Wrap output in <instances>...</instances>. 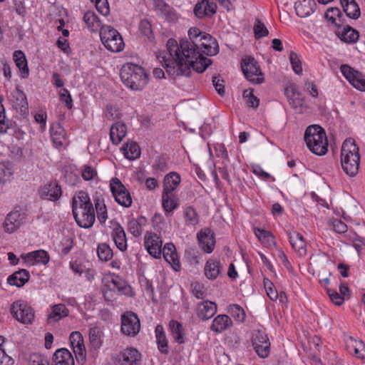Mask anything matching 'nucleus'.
Wrapping results in <instances>:
<instances>
[{"mask_svg": "<svg viewBox=\"0 0 365 365\" xmlns=\"http://www.w3.org/2000/svg\"><path fill=\"white\" fill-rule=\"evenodd\" d=\"M170 55L175 61V66L168 65L167 71L175 76H190L191 68L197 73H202L211 64L210 58L204 57L197 44L190 43L187 39H181L179 45L175 39L167 42Z\"/></svg>", "mask_w": 365, "mask_h": 365, "instance_id": "nucleus-1", "label": "nucleus"}, {"mask_svg": "<svg viewBox=\"0 0 365 365\" xmlns=\"http://www.w3.org/2000/svg\"><path fill=\"white\" fill-rule=\"evenodd\" d=\"M72 212L77 225L85 229L95 222V211L88 194L80 191L72 200Z\"/></svg>", "mask_w": 365, "mask_h": 365, "instance_id": "nucleus-2", "label": "nucleus"}, {"mask_svg": "<svg viewBox=\"0 0 365 365\" xmlns=\"http://www.w3.org/2000/svg\"><path fill=\"white\" fill-rule=\"evenodd\" d=\"M120 75L123 83L133 91L143 89L148 83V74L137 64L125 63L120 69Z\"/></svg>", "mask_w": 365, "mask_h": 365, "instance_id": "nucleus-3", "label": "nucleus"}, {"mask_svg": "<svg viewBox=\"0 0 365 365\" xmlns=\"http://www.w3.org/2000/svg\"><path fill=\"white\" fill-rule=\"evenodd\" d=\"M304 141L309 150L317 155H324L328 151V140L326 132L319 125H312L304 132Z\"/></svg>", "mask_w": 365, "mask_h": 365, "instance_id": "nucleus-4", "label": "nucleus"}, {"mask_svg": "<svg viewBox=\"0 0 365 365\" xmlns=\"http://www.w3.org/2000/svg\"><path fill=\"white\" fill-rule=\"evenodd\" d=\"M341 163L344 171L351 177L355 176L359 168V148L352 139L346 140L341 150Z\"/></svg>", "mask_w": 365, "mask_h": 365, "instance_id": "nucleus-5", "label": "nucleus"}, {"mask_svg": "<svg viewBox=\"0 0 365 365\" xmlns=\"http://www.w3.org/2000/svg\"><path fill=\"white\" fill-rule=\"evenodd\" d=\"M100 37L104 46L112 52L121 51L124 48L121 35L110 26L104 25L101 28Z\"/></svg>", "mask_w": 365, "mask_h": 365, "instance_id": "nucleus-6", "label": "nucleus"}, {"mask_svg": "<svg viewBox=\"0 0 365 365\" xmlns=\"http://www.w3.org/2000/svg\"><path fill=\"white\" fill-rule=\"evenodd\" d=\"M11 314L18 322L31 324L34 318L33 308L23 300H17L11 304Z\"/></svg>", "mask_w": 365, "mask_h": 365, "instance_id": "nucleus-7", "label": "nucleus"}, {"mask_svg": "<svg viewBox=\"0 0 365 365\" xmlns=\"http://www.w3.org/2000/svg\"><path fill=\"white\" fill-rule=\"evenodd\" d=\"M241 67L245 78L249 81L257 84L264 81L263 74L254 58L248 56L243 58Z\"/></svg>", "mask_w": 365, "mask_h": 365, "instance_id": "nucleus-8", "label": "nucleus"}, {"mask_svg": "<svg viewBox=\"0 0 365 365\" xmlns=\"http://www.w3.org/2000/svg\"><path fill=\"white\" fill-rule=\"evenodd\" d=\"M110 187L115 200L119 205L125 207L131 206V196L118 178H114L110 180Z\"/></svg>", "mask_w": 365, "mask_h": 365, "instance_id": "nucleus-9", "label": "nucleus"}, {"mask_svg": "<svg viewBox=\"0 0 365 365\" xmlns=\"http://www.w3.org/2000/svg\"><path fill=\"white\" fill-rule=\"evenodd\" d=\"M140 329V319L133 312H125L121 315V332L129 336H136Z\"/></svg>", "mask_w": 365, "mask_h": 365, "instance_id": "nucleus-10", "label": "nucleus"}, {"mask_svg": "<svg viewBox=\"0 0 365 365\" xmlns=\"http://www.w3.org/2000/svg\"><path fill=\"white\" fill-rule=\"evenodd\" d=\"M26 214L20 208H15L9 212L3 223V228L6 233L16 232L26 221Z\"/></svg>", "mask_w": 365, "mask_h": 365, "instance_id": "nucleus-11", "label": "nucleus"}, {"mask_svg": "<svg viewBox=\"0 0 365 365\" xmlns=\"http://www.w3.org/2000/svg\"><path fill=\"white\" fill-rule=\"evenodd\" d=\"M253 348L260 358H267L270 351V342L267 334L262 331H256L252 336Z\"/></svg>", "mask_w": 365, "mask_h": 365, "instance_id": "nucleus-12", "label": "nucleus"}, {"mask_svg": "<svg viewBox=\"0 0 365 365\" xmlns=\"http://www.w3.org/2000/svg\"><path fill=\"white\" fill-rule=\"evenodd\" d=\"M340 71L354 87L360 91L365 90V79L360 72L346 64H342Z\"/></svg>", "mask_w": 365, "mask_h": 365, "instance_id": "nucleus-13", "label": "nucleus"}, {"mask_svg": "<svg viewBox=\"0 0 365 365\" xmlns=\"http://www.w3.org/2000/svg\"><path fill=\"white\" fill-rule=\"evenodd\" d=\"M145 247L148 253L155 258H160L162 254L163 242L160 237L151 232H147L144 239Z\"/></svg>", "mask_w": 365, "mask_h": 365, "instance_id": "nucleus-14", "label": "nucleus"}, {"mask_svg": "<svg viewBox=\"0 0 365 365\" xmlns=\"http://www.w3.org/2000/svg\"><path fill=\"white\" fill-rule=\"evenodd\" d=\"M197 239L199 246L202 251L207 254H210L213 251L215 245V240L214 233L210 228L206 227L202 229L197 234Z\"/></svg>", "mask_w": 365, "mask_h": 365, "instance_id": "nucleus-15", "label": "nucleus"}, {"mask_svg": "<svg viewBox=\"0 0 365 365\" xmlns=\"http://www.w3.org/2000/svg\"><path fill=\"white\" fill-rule=\"evenodd\" d=\"M69 340L77 361H84L86 359V348L82 334L79 331H73L70 334Z\"/></svg>", "mask_w": 365, "mask_h": 365, "instance_id": "nucleus-16", "label": "nucleus"}, {"mask_svg": "<svg viewBox=\"0 0 365 365\" xmlns=\"http://www.w3.org/2000/svg\"><path fill=\"white\" fill-rule=\"evenodd\" d=\"M38 194L43 200L55 202L61 197L62 190L61 186L56 182H51L41 187Z\"/></svg>", "mask_w": 365, "mask_h": 365, "instance_id": "nucleus-17", "label": "nucleus"}, {"mask_svg": "<svg viewBox=\"0 0 365 365\" xmlns=\"http://www.w3.org/2000/svg\"><path fill=\"white\" fill-rule=\"evenodd\" d=\"M11 101L14 108L21 115H26L29 113V104L25 93L19 88H16L11 93Z\"/></svg>", "mask_w": 365, "mask_h": 365, "instance_id": "nucleus-18", "label": "nucleus"}, {"mask_svg": "<svg viewBox=\"0 0 365 365\" xmlns=\"http://www.w3.org/2000/svg\"><path fill=\"white\" fill-rule=\"evenodd\" d=\"M290 245L297 255L302 257L307 254V245L303 236L296 231L287 232Z\"/></svg>", "mask_w": 365, "mask_h": 365, "instance_id": "nucleus-19", "label": "nucleus"}, {"mask_svg": "<svg viewBox=\"0 0 365 365\" xmlns=\"http://www.w3.org/2000/svg\"><path fill=\"white\" fill-rule=\"evenodd\" d=\"M285 95L289 104L297 112H302L304 97L294 86H291L285 89Z\"/></svg>", "mask_w": 365, "mask_h": 365, "instance_id": "nucleus-20", "label": "nucleus"}, {"mask_svg": "<svg viewBox=\"0 0 365 365\" xmlns=\"http://www.w3.org/2000/svg\"><path fill=\"white\" fill-rule=\"evenodd\" d=\"M193 11L195 15L199 19L212 16L217 11V5L210 0H202L195 4Z\"/></svg>", "mask_w": 365, "mask_h": 365, "instance_id": "nucleus-21", "label": "nucleus"}, {"mask_svg": "<svg viewBox=\"0 0 365 365\" xmlns=\"http://www.w3.org/2000/svg\"><path fill=\"white\" fill-rule=\"evenodd\" d=\"M205 36L210 38H205L203 35L200 38V41L198 43L197 48H200V51L202 54L207 56H214L218 53V44L216 40L210 34L205 33Z\"/></svg>", "mask_w": 365, "mask_h": 365, "instance_id": "nucleus-22", "label": "nucleus"}, {"mask_svg": "<svg viewBox=\"0 0 365 365\" xmlns=\"http://www.w3.org/2000/svg\"><path fill=\"white\" fill-rule=\"evenodd\" d=\"M217 312V304L209 300H205L197 304L196 313L197 317L206 321L212 318Z\"/></svg>", "mask_w": 365, "mask_h": 365, "instance_id": "nucleus-23", "label": "nucleus"}, {"mask_svg": "<svg viewBox=\"0 0 365 365\" xmlns=\"http://www.w3.org/2000/svg\"><path fill=\"white\" fill-rule=\"evenodd\" d=\"M165 260L168 262L175 271L180 269V262L176 249L173 243H166L162 250Z\"/></svg>", "mask_w": 365, "mask_h": 365, "instance_id": "nucleus-24", "label": "nucleus"}, {"mask_svg": "<svg viewBox=\"0 0 365 365\" xmlns=\"http://www.w3.org/2000/svg\"><path fill=\"white\" fill-rule=\"evenodd\" d=\"M51 365H74V359L67 349L61 348L53 354Z\"/></svg>", "mask_w": 365, "mask_h": 365, "instance_id": "nucleus-25", "label": "nucleus"}, {"mask_svg": "<svg viewBox=\"0 0 365 365\" xmlns=\"http://www.w3.org/2000/svg\"><path fill=\"white\" fill-rule=\"evenodd\" d=\"M316 3L314 0H298L294 4V9L298 16L305 18L314 11Z\"/></svg>", "mask_w": 365, "mask_h": 365, "instance_id": "nucleus-26", "label": "nucleus"}, {"mask_svg": "<svg viewBox=\"0 0 365 365\" xmlns=\"http://www.w3.org/2000/svg\"><path fill=\"white\" fill-rule=\"evenodd\" d=\"M113 240L118 250L124 252L127 250V239L125 232L120 224L116 223L115 227L111 232Z\"/></svg>", "mask_w": 365, "mask_h": 365, "instance_id": "nucleus-27", "label": "nucleus"}, {"mask_svg": "<svg viewBox=\"0 0 365 365\" xmlns=\"http://www.w3.org/2000/svg\"><path fill=\"white\" fill-rule=\"evenodd\" d=\"M336 34L341 41L346 43H354L359 38V33L349 25L344 26L341 31L337 30Z\"/></svg>", "mask_w": 365, "mask_h": 365, "instance_id": "nucleus-28", "label": "nucleus"}, {"mask_svg": "<svg viewBox=\"0 0 365 365\" xmlns=\"http://www.w3.org/2000/svg\"><path fill=\"white\" fill-rule=\"evenodd\" d=\"M127 133V127L122 122H116L110 127V138L114 145H118Z\"/></svg>", "mask_w": 365, "mask_h": 365, "instance_id": "nucleus-29", "label": "nucleus"}, {"mask_svg": "<svg viewBox=\"0 0 365 365\" xmlns=\"http://www.w3.org/2000/svg\"><path fill=\"white\" fill-rule=\"evenodd\" d=\"M340 4L349 18L356 20L360 17V8L355 0H340Z\"/></svg>", "mask_w": 365, "mask_h": 365, "instance_id": "nucleus-30", "label": "nucleus"}, {"mask_svg": "<svg viewBox=\"0 0 365 365\" xmlns=\"http://www.w3.org/2000/svg\"><path fill=\"white\" fill-rule=\"evenodd\" d=\"M180 182V175L175 172H170L164 178L163 193L174 194V190Z\"/></svg>", "mask_w": 365, "mask_h": 365, "instance_id": "nucleus-31", "label": "nucleus"}, {"mask_svg": "<svg viewBox=\"0 0 365 365\" xmlns=\"http://www.w3.org/2000/svg\"><path fill=\"white\" fill-rule=\"evenodd\" d=\"M24 259L26 262L30 265H34L36 263L46 264L49 262L50 257L46 251L39 250L26 254Z\"/></svg>", "mask_w": 365, "mask_h": 365, "instance_id": "nucleus-32", "label": "nucleus"}, {"mask_svg": "<svg viewBox=\"0 0 365 365\" xmlns=\"http://www.w3.org/2000/svg\"><path fill=\"white\" fill-rule=\"evenodd\" d=\"M222 270V267L219 260L209 259L204 268L205 275L209 279H215Z\"/></svg>", "mask_w": 365, "mask_h": 365, "instance_id": "nucleus-33", "label": "nucleus"}, {"mask_svg": "<svg viewBox=\"0 0 365 365\" xmlns=\"http://www.w3.org/2000/svg\"><path fill=\"white\" fill-rule=\"evenodd\" d=\"M232 326L231 319L226 314H220L212 321L210 329L216 333H220Z\"/></svg>", "mask_w": 365, "mask_h": 365, "instance_id": "nucleus-34", "label": "nucleus"}, {"mask_svg": "<svg viewBox=\"0 0 365 365\" xmlns=\"http://www.w3.org/2000/svg\"><path fill=\"white\" fill-rule=\"evenodd\" d=\"M162 206L166 216H169L179 206L178 199L175 194L163 193Z\"/></svg>", "mask_w": 365, "mask_h": 365, "instance_id": "nucleus-35", "label": "nucleus"}, {"mask_svg": "<svg viewBox=\"0 0 365 365\" xmlns=\"http://www.w3.org/2000/svg\"><path fill=\"white\" fill-rule=\"evenodd\" d=\"M140 359V354L133 348L126 349L120 354L121 365H136Z\"/></svg>", "mask_w": 365, "mask_h": 365, "instance_id": "nucleus-36", "label": "nucleus"}, {"mask_svg": "<svg viewBox=\"0 0 365 365\" xmlns=\"http://www.w3.org/2000/svg\"><path fill=\"white\" fill-rule=\"evenodd\" d=\"M29 272L27 270L22 269L10 275L7 279V282L11 285L21 287L29 281Z\"/></svg>", "mask_w": 365, "mask_h": 365, "instance_id": "nucleus-37", "label": "nucleus"}, {"mask_svg": "<svg viewBox=\"0 0 365 365\" xmlns=\"http://www.w3.org/2000/svg\"><path fill=\"white\" fill-rule=\"evenodd\" d=\"M146 218L143 216L130 219L128 222V230L134 237H139L142 235V227L146 225Z\"/></svg>", "mask_w": 365, "mask_h": 365, "instance_id": "nucleus-38", "label": "nucleus"}, {"mask_svg": "<svg viewBox=\"0 0 365 365\" xmlns=\"http://www.w3.org/2000/svg\"><path fill=\"white\" fill-rule=\"evenodd\" d=\"M13 59L15 62L16 67L20 70L24 78L29 76V70L27 66V61L26 56L21 50H17L14 52Z\"/></svg>", "mask_w": 365, "mask_h": 365, "instance_id": "nucleus-39", "label": "nucleus"}, {"mask_svg": "<svg viewBox=\"0 0 365 365\" xmlns=\"http://www.w3.org/2000/svg\"><path fill=\"white\" fill-rule=\"evenodd\" d=\"M169 328L175 341L180 344H184L185 333L182 324L175 320H171L169 322Z\"/></svg>", "mask_w": 365, "mask_h": 365, "instance_id": "nucleus-40", "label": "nucleus"}, {"mask_svg": "<svg viewBox=\"0 0 365 365\" xmlns=\"http://www.w3.org/2000/svg\"><path fill=\"white\" fill-rule=\"evenodd\" d=\"M83 19L88 29L91 31L101 30V28L103 26L99 18L93 11H88L86 12Z\"/></svg>", "mask_w": 365, "mask_h": 365, "instance_id": "nucleus-41", "label": "nucleus"}, {"mask_svg": "<svg viewBox=\"0 0 365 365\" xmlns=\"http://www.w3.org/2000/svg\"><path fill=\"white\" fill-rule=\"evenodd\" d=\"M69 311L63 304H58L52 307V311L48 317V323L51 321L58 322L68 315Z\"/></svg>", "mask_w": 365, "mask_h": 365, "instance_id": "nucleus-42", "label": "nucleus"}, {"mask_svg": "<svg viewBox=\"0 0 365 365\" xmlns=\"http://www.w3.org/2000/svg\"><path fill=\"white\" fill-rule=\"evenodd\" d=\"M159 351L163 354H168V340L161 325H157L155 329Z\"/></svg>", "mask_w": 365, "mask_h": 365, "instance_id": "nucleus-43", "label": "nucleus"}, {"mask_svg": "<svg viewBox=\"0 0 365 365\" xmlns=\"http://www.w3.org/2000/svg\"><path fill=\"white\" fill-rule=\"evenodd\" d=\"M122 149L125 157L129 160L137 159L140 155V147L135 142H130L125 144Z\"/></svg>", "mask_w": 365, "mask_h": 365, "instance_id": "nucleus-44", "label": "nucleus"}, {"mask_svg": "<svg viewBox=\"0 0 365 365\" xmlns=\"http://www.w3.org/2000/svg\"><path fill=\"white\" fill-rule=\"evenodd\" d=\"M255 234L259 240H260L265 246L271 247L272 245H276L274 237L270 232L260 228H255Z\"/></svg>", "mask_w": 365, "mask_h": 365, "instance_id": "nucleus-45", "label": "nucleus"}, {"mask_svg": "<svg viewBox=\"0 0 365 365\" xmlns=\"http://www.w3.org/2000/svg\"><path fill=\"white\" fill-rule=\"evenodd\" d=\"M4 98L0 95V133L5 134L11 128L12 123L5 115L4 106L2 104Z\"/></svg>", "mask_w": 365, "mask_h": 365, "instance_id": "nucleus-46", "label": "nucleus"}, {"mask_svg": "<svg viewBox=\"0 0 365 365\" xmlns=\"http://www.w3.org/2000/svg\"><path fill=\"white\" fill-rule=\"evenodd\" d=\"M89 341L93 349H99L102 345L101 331L97 327L89 329Z\"/></svg>", "mask_w": 365, "mask_h": 365, "instance_id": "nucleus-47", "label": "nucleus"}, {"mask_svg": "<svg viewBox=\"0 0 365 365\" xmlns=\"http://www.w3.org/2000/svg\"><path fill=\"white\" fill-rule=\"evenodd\" d=\"M139 31L145 38V41L153 42L155 37L150 23L147 19H143L139 24Z\"/></svg>", "mask_w": 365, "mask_h": 365, "instance_id": "nucleus-48", "label": "nucleus"}, {"mask_svg": "<svg viewBox=\"0 0 365 365\" xmlns=\"http://www.w3.org/2000/svg\"><path fill=\"white\" fill-rule=\"evenodd\" d=\"M13 175L12 167L9 162L0 163V183L4 184L9 180Z\"/></svg>", "mask_w": 365, "mask_h": 365, "instance_id": "nucleus-49", "label": "nucleus"}, {"mask_svg": "<svg viewBox=\"0 0 365 365\" xmlns=\"http://www.w3.org/2000/svg\"><path fill=\"white\" fill-rule=\"evenodd\" d=\"M228 312L237 322H242L245 318L244 309L237 304H230L227 308Z\"/></svg>", "mask_w": 365, "mask_h": 365, "instance_id": "nucleus-50", "label": "nucleus"}, {"mask_svg": "<svg viewBox=\"0 0 365 365\" xmlns=\"http://www.w3.org/2000/svg\"><path fill=\"white\" fill-rule=\"evenodd\" d=\"M98 256L103 261H108L113 257V251L110 247L105 243L100 244L97 250Z\"/></svg>", "mask_w": 365, "mask_h": 365, "instance_id": "nucleus-51", "label": "nucleus"}, {"mask_svg": "<svg viewBox=\"0 0 365 365\" xmlns=\"http://www.w3.org/2000/svg\"><path fill=\"white\" fill-rule=\"evenodd\" d=\"M95 207L98 221L101 224L105 223L108 218L106 206L103 202H101L99 200H96L95 202Z\"/></svg>", "mask_w": 365, "mask_h": 365, "instance_id": "nucleus-52", "label": "nucleus"}, {"mask_svg": "<svg viewBox=\"0 0 365 365\" xmlns=\"http://www.w3.org/2000/svg\"><path fill=\"white\" fill-rule=\"evenodd\" d=\"M65 131L64 129L58 125L56 128V130L52 129L51 130V138L53 143L56 147H60L63 145V140H65Z\"/></svg>", "mask_w": 365, "mask_h": 365, "instance_id": "nucleus-53", "label": "nucleus"}, {"mask_svg": "<svg viewBox=\"0 0 365 365\" xmlns=\"http://www.w3.org/2000/svg\"><path fill=\"white\" fill-rule=\"evenodd\" d=\"M253 30L255 36L257 39L267 36L269 34V31L264 23L258 19L255 20Z\"/></svg>", "mask_w": 365, "mask_h": 365, "instance_id": "nucleus-54", "label": "nucleus"}, {"mask_svg": "<svg viewBox=\"0 0 365 365\" xmlns=\"http://www.w3.org/2000/svg\"><path fill=\"white\" fill-rule=\"evenodd\" d=\"M205 36V38H208V39H210V38L207 36H205V32H202L197 27H192L188 31V36L190 38V43H192L193 44H197L198 46V43L200 41V38L202 36Z\"/></svg>", "mask_w": 365, "mask_h": 365, "instance_id": "nucleus-55", "label": "nucleus"}, {"mask_svg": "<svg viewBox=\"0 0 365 365\" xmlns=\"http://www.w3.org/2000/svg\"><path fill=\"white\" fill-rule=\"evenodd\" d=\"M184 217L189 225H195L199 222L197 213L192 207H187L185 208L184 211Z\"/></svg>", "mask_w": 365, "mask_h": 365, "instance_id": "nucleus-56", "label": "nucleus"}, {"mask_svg": "<svg viewBox=\"0 0 365 365\" xmlns=\"http://www.w3.org/2000/svg\"><path fill=\"white\" fill-rule=\"evenodd\" d=\"M243 98L246 100L247 106L252 108H257L259 106V100L252 93V90H245L243 92Z\"/></svg>", "mask_w": 365, "mask_h": 365, "instance_id": "nucleus-57", "label": "nucleus"}, {"mask_svg": "<svg viewBox=\"0 0 365 365\" xmlns=\"http://www.w3.org/2000/svg\"><path fill=\"white\" fill-rule=\"evenodd\" d=\"M289 61L293 71L297 75L302 73V62L299 56L294 51H291L289 54Z\"/></svg>", "mask_w": 365, "mask_h": 365, "instance_id": "nucleus-58", "label": "nucleus"}, {"mask_svg": "<svg viewBox=\"0 0 365 365\" xmlns=\"http://www.w3.org/2000/svg\"><path fill=\"white\" fill-rule=\"evenodd\" d=\"M341 14V11L337 7L329 8L324 14V18L334 24L338 29L340 28V24H337L336 17Z\"/></svg>", "mask_w": 365, "mask_h": 365, "instance_id": "nucleus-59", "label": "nucleus"}, {"mask_svg": "<svg viewBox=\"0 0 365 365\" xmlns=\"http://www.w3.org/2000/svg\"><path fill=\"white\" fill-rule=\"evenodd\" d=\"M263 282L264 289H266L267 294L269 298L272 301L277 300L278 298V293L274 289L273 283L267 278L264 279Z\"/></svg>", "mask_w": 365, "mask_h": 365, "instance_id": "nucleus-60", "label": "nucleus"}, {"mask_svg": "<svg viewBox=\"0 0 365 365\" xmlns=\"http://www.w3.org/2000/svg\"><path fill=\"white\" fill-rule=\"evenodd\" d=\"M192 293L197 299H203L206 297V289L202 284L194 282L191 284Z\"/></svg>", "mask_w": 365, "mask_h": 365, "instance_id": "nucleus-61", "label": "nucleus"}, {"mask_svg": "<svg viewBox=\"0 0 365 365\" xmlns=\"http://www.w3.org/2000/svg\"><path fill=\"white\" fill-rule=\"evenodd\" d=\"M153 169L156 172L164 173L169 169L168 165V160L165 157L159 158L155 163L153 165Z\"/></svg>", "mask_w": 365, "mask_h": 365, "instance_id": "nucleus-62", "label": "nucleus"}, {"mask_svg": "<svg viewBox=\"0 0 365 365\" xmlns=\"http://www.w3.org/2000/svg\"><path fill=\"white\" fill-rule=\"evenodd\" d=\"M60 100L66 103L68 108L73 107V100L69 91L66 88H62L58 92Z\"/></svg>", "mask_w": 365, "mask_h": 365, "instance_id": "nucleus-63", "label": "nucleus"}, {"mask_svg": "<svg viewBox=\"0 0 365 365\" xmlns=\"http://www.w3.org/2000/svg\"><path fill=\"white\" fill-rule=\"evenodd\" d=\"M355 355L358 358L365 359V344L361 341H354L352 345Z\"/></svg>", "mask_w": 365, "mask_h": 365, "instance_id": "nucleus-64", "label": "nucleus"}]
</instances>
